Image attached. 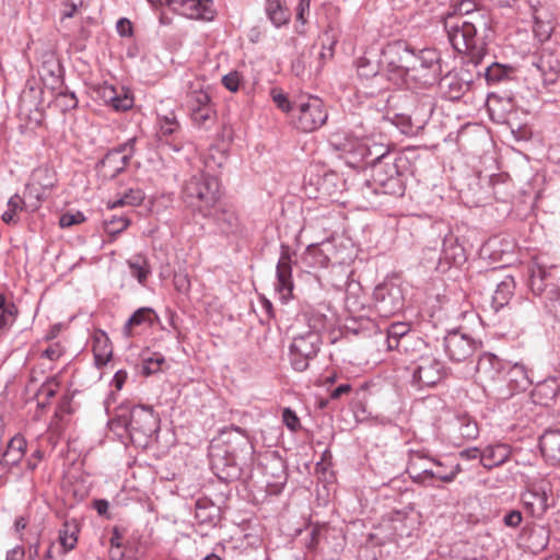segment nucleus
Instances as JSON below:
<instances>
[{"instance_id":"1","label":"nucleus","mask_w":560,"mask_h":560,"mask_svg":"<svg viewBox=\"0 0 560 560\" xmlns=\"http://www.w3.org/2000/svg\"><path fill=\"white\" fill-rule=\"evenodd\" d=\"M443 26L454 50L468 55L475 63L481 60L485 48L478 32L489 30L490 25H478L460 19H443Z\"/></svg>"},{"instance_id":"2","label":"nucleus","mask_w":560,"mask_h":560,"mask_svg":"<svg viewBox=\"0 0 560 560\" xmlns=\"http://www.w3.org/2000/svg\"><path fill=\"white\" fill-rule=\"evenodd\" d=\"M328 119V110L322 98L302 95L295 100L290 124L301 132H313L322 128Z\"/></svg>"},{"instance_id":"3","label":"nucleus","mask_w":560,"mask_h":560,"mask_svg":"<svg viewBox=\"0 0 560 560\" xmlns=\"http://www.w3.org/2000/svg\"><path fill=\"white\" fill-rule=\"evenodd\" d=\"M360 154L363 160L361 162H354L352 160H347V164H349L353 170L358 172L366 171V167L370 166L373 173L385 174V175H404L400 171V164L406 162V159L402 156L394 158L393 154L385 150L381 152L384 148L382 145H374V152L371 148H368L363 144L359 147Z\"/></svg>"},{"instance_id":"4","label":"nucleus","mask_w":560,"mask_h":560,"mask_svg":"<svg viewBox=\"0 0 560 560\" xmlns=\"http://www.w3.org/2000/svg\"><path fill=\"white\" fill-rule=\"evenodd\" d=\"M184 195L186 201L203 215V211H209L220 202L219 177H190L185 183Z\"/></svg>"},{"instance_id":"5","label":"nucleus","mask_w":560,"mask_h":560,"mask_svg":"<svg viewBox=\"0 0 560 560\" xmlns=\"http://www.w3.org/2000/svg\"><path fill=\"white\" fill-rule=\"evenodd\" d=\"M440 61L441 55L435 48L415 49V60L409 68L406 83L420 88L433 85L441 74Z\"/></svg>"},{"instance_id":"6","label":"nucleus","mask_w":560,"mask_h":560,"mask_svg":"<svg viewBox=\"0 0 560 560\" xmlns=\"http://www.w3.org/2000/svg\"><path fill=\"white\" fill-rule=\"evenodd\" d=\"M159 417L152 407L135 406L129 412V419L124 425L133 444L147 446L152 436L159 431Z\"/></svg>"},{"instance_id":"7","label":"nucleus","mask_w":560,"mask_h":560,"mask_svg":"<svg viewBox=\"0 0 560 560\" xmlns=\"http://www.w3.org/2000/svg\"><path fill=\"white\" fill-rule=\"evenodd\" d=\"M322 337L317 330L307 329L294 336L289 347L291 366L298 372L306 371L310 362L317 357Z\"/></svg>"},{"instance_id":"8","label":"nucleus","mask_w":560,"mask_h":560,"mask_svg":"<svg viewBox=\"0 0 560 560\" xmlns=\"http://www.w3.org/2000/svg\"><path fill=\"white\" fill-rule=\"evenodd\" d=\"M203 218L210 219L217 233L224 237H238L244 232V225L235 208L218 202L214 208L203 211Z\"/></svg>"},{"instance_id":"9","label":"nucleus","mask_w":560,"mask_h":560,"mask_svg":"<svg viewBox=\"0 0 560 560\" xmlns=\"http://www.w3.org/2000/svg\"><path fill=\"white\" fill-rule=\"evenodd\" d=\"M383 56L387 71L397 74L406 82L409 68L415 60V49L407 43L397 40L383 49Z\"/></svg>"},{"instance_id":"10","label":"nucleus","mask_w":560,"mask_h":560,"mask_svg":"<svg viewBox=\"0 0 560 560\" xmlns=\"http://www.w3.org/2000/svg\"><path fill=\"white\" fill-rule=\"evenodd\" d=\"M479 346L480 342L460 329L450 330L443 338L444 351L454 362H464L471 358Z\"/></svg>"},{"instance_id":"11","label":"nucleus","mask_w":560,"mask_h":560,"mask_svg":"<svg viewBox=\"0 0 560 560\" xmlns=\"http://www.w3.org/2000/svg\"><path fill=\"white\" fill-rule=\"evenodd\" d=\"M374 306L382 317H390L404 308V295L399 285L393 282L378 284L373 292Z\"/></svg>"},{"instance_id":"12","label":"nucleus","mask_w":560,"mask_h":560,"mask_svg":"<svg viewBox=\"0 0 560 560\" xmlns=\"http://www.w3.org/2000/svg\"><path fill=\"white\" fill-rule=\"evenodd\" d=\"M210 463L214 475L226 483L240 479L243 470L242 467L245 465L219 444L211 446Z\"/></svg>"},{"instance_id":"13","label":"nucleus","mask_w":560,"mask_h":560,"mask_svg":"<svg viewBox=\"0 0 560 560\" xmlns=\"http://www.w3.org/2000/svg\"><path fill=\"white\" fill-rule=\"evenodd\" d=\"M409 369L419 388L434 386L444 375V364L433 355L420 357Z\"/></svg>"},{"instance_id":"14","label":"nucleus","mask_w":560,"mask_h":560,"mask_svg":"<svg viewBox=\"0 0 560 560\" xmlns=\"http://www.w3.org/2000/svg\"><path fill=\"white\" fill-rule=\"evenodd\" d=\"M219 441L223 444L220 445L221 447L242 463L246 464L247 459L252 458L254 447L245 430L240 427L224 428L220 433Z\"/></svg>"},{"instance_id":"15","label":"nucleus","mask_w":560,"mask_h":560,"mask_svg":"<svg viewBox=\"0 0 560 560\" xmlns=\"http://www.w3.org/2000/svg\"><path fill=\"white\" fill-rule=\"evenodd\" d=\"M219 441L223 444L220 445L221 447L242 463L246 464L247 459L252 458L254 447L245 430L240 427L224 428L220 433Z\"/></svg>"},{"instance_id":"16","label":"nucleus","mask_w":560,"mask_h":560,"mask_svg":"<svg viewBox=\"0 0 560 560\" xmlns=\"http://www.w3.org/2000/svg\"><path fill=\"white\" fill-rule=\"evenodd\" d=\"M509 362H505L492 353H483L476 365V375L483 387H491L505 380V370Z\"/></svg>"},{"instance_id":"17","label":"nucleus","mask_w":560,"mask_h":560,"mask_svg":"<svg viewBox=\"0 0 560 560\" xmlns=\"http://www.w3.org/2000/svg\"><path fill=\"white\" fill-rule=\"evenodd\" d=\"M136 137L130 138L119 148L110 150L96 165L97 171L104 175H119L127 170L133 153Z\"/></svg>"},{"instance_id":"18","label":"nucleus","mask_w":560,"mask_h":560,"mask_svg":"<svg viewBox=\"0 0 560 560\" xmlns=\"http://www.w3.org/2000/svg\"><path fill=\"white\" fill-rule=\"evenodd\" d=\"M359 186L366 200L378 195L402 196L405 192L400 177H362Z\"/></svg>"},{"instance_id":"19","label":"nucleus","mask_w":560,"mask_h":560,"mask_svg":"<svg viewBox=\"0 0 560 560\" xmlns=\"http://www.w3.org/2000/svg\"><path fill=\"white\" fill-rule=\"evenodd\" d=\"M474 22L478 25H490V16L483 10L478 8L475 0H452L447 12L443 19H452Z\"/></svg>"},{"instance_id":"20","label":"nucleus","mask_w":560,"mask_h":560,"mask_svg":"<svg viewBox=\"0 0 560 560\" xmlns=\"http://www.w3.org/2000/svg\"><path fill=\"white\" fill-rule=\"evenodd\" d=\"M158 2L189 19L212 21L215 13L211 0H158Z\"/></svg>"},{"instance_id":"21","label":"nucleus","mask_w":560,"mask_h":560,"mask_svg":"<svg viewBox=\"0 0 560 560\" xmlns=\"http://www.w3.org/2000/svg\"><path fill=\"white\" fill-rule=\"evenodd\" d=\"M292 255L290 253V248L288 246H281V254L276 267V283L275 289L277 293L280 295L282 301H288L292 298V292L294 288L293 279H292Z\"/></svg>"},{"instance_id":"22","label":"nucleus","mask_w":560,"mask_h":560,"mask_svg":"<svg viewBox=\"0 0 560 560\" xmlns=\"http://www.w3.org/2000/svg\"><path fill=\"white\" fill-rule=\"evenodd\" d=\"M158 125L156 135L159 141L167 144L173 151L179 152L184 147V139L182 137L180 124L176 116L173 113L159 116Z\"/></svg>"},{"instance_id":"23","label":"nucleus","mask_w":560,"mask_h":560,"mask_svg":"<svg viewBox=\"0 0 560 560\" xmlns=\"http://www.w3.org/2000/svg\"><path fill=\"white\" fill-rule=\"evenodd\" d=\"M532 400L536 405L558 409L560 401V380L548 377L538 382L532 390Z\"/></svg>"},{"instance_id":"24","label":"nucleus","mask_w":560,"mask_h":560,"mask_svg":"<svg viewBox=\"0 0 560 560\" xmlns=\"http://www.w3.org/2000/svg\"><path fill=\"white\" fill-rule=\"evenodd\" d=\"M450 436L455 444H462L465 441L475 440L479 435L477 421L467 413H459L448 423Z\"/></svg>"},{"instance_id":"25","label":"nucleus","mask_w":560,"mask_h":560,"mask_svg":"<svg viewBox=\"0 0 560 560\" xmlns=\"http://www.w3.org/2000/svg\"><path fill=\"white\" fill-rule=\"evenodd\" d=\"M387 348L388 350H397L399 352H408L412 345L424 346L422 339L409 331L404 323H394L387 329Z\"/></svg>"},{"instance_id":"26","label":"nucleus","mask_w":560,"mask_h":560,"mask_svg":"<svg viewBox=\"0 0 560 560\" xmlns=\"http://www.w3.org/2000/svg\"><path fill=\"white\" fill-rule=\"evenodd\" d=\"M539 448L551 465L560 464V429H547L539 439Z\"/></svg>"},{"instance_id":"27","label":"nucleus","mask_w":560,"mask_h":560,"mask_svg":"<svg viewBox=\"0 0 560 560\" xmlns=\"http://www.w3.org/2000/svg\"><path fill=\"white\" fill-rule=\"evenodd\" d=\"M511 456V448L508 444L487 445L481 450V465L486 469H492L505 464Z\"/></svg>"},{"instance_id":"28","label":"nucleus","mask_w":560,"mask_h":560,"mask_svg":"<svg viewBox=\"0 0 560 560\" xmlns=\"http://www.w3.org/2000/svg\"><path fill=\"white\" fill-rule=\"evenodd\" d=\"M551 273L541 266H534L529 269L528 285L535 295L547 294L551 296L550 289H555L550 282Z\"/></svg>"},{"instance_id":"29","label":"nucleus","mask_w":560,"mask_h":560,"mask_svg":"<svg viewBox=\"0 0 560 560\" xmlns=\"http://www.w3.org/2000/svg\"><path fill=\"white\" fill-rule=\"evenodd\" d=\"M265 12L277 28L287 25L291 20V11L284 0H266Z\"/></svg>"},{"instance_id":"30","label":"nucleus","mask_w":560,"mask_h":560,"mask_svg":"<svg viewBox=\"0 0 560 560\" xmlns=\"http://www.w3.org/2000/svg\"><path fill=\"white\" fill-rule=\"evenodd\" d=\"M219 508L206 498L198 499L195 503V518L201 525L214 527L219 521Z\"/></svg>"},{"instance_id":"31","label":"nucleus","mask_w":560,"mask_h":560,"mask_svg":"<svg viewBox=\"0 0 560 560\" xmlns=\"http://www.w3.org/2000/svg\"><path fill=\"white\" fill-rule=\"evenodd\" d=\"M439 85L443 96L451 101L459 100L468 89V84L454 73H447L440 79Z\"/></svg>"},{"instance_id":"32","label":"nucleus","mask_w":560,"mask_h":560,"mask_svg":"<svg viewBox=\"0 0 560 560\" xmlns=\"http://www.w3.org/2000/svg\"><path fill=\"white\" fill-rule=\"evenodd\" d=\"M503 382L508 383L511 393L525 390L530 384L525 366L518 363H509Z\"/></svg>"},{"instance_id":"33","label":"nucleus","mask_w":560,"mask_h":560,"mask_svg":"<svg viewBox=\"0 0 560 560\" xmlns=\"http://www.w3.org/2000/svg\"><path fill=\"white\" fill-rule=\"evenodd\" d=\"M442 257L453 265H460L466 260L464 247L458 244L457 238L453 234L446 235L443 240L440 259Z\"/></svg>"},{"instance_id":"34","label":"nucleus","mask_w":560,"mask_h":560,"mask_svg":"<svg viewBox=\"0 0 560 560\" xmlns=\"http://www.w3.org/2000/svg\"><path fill=\"white\" fill-rule=\"evenodd\" d=\"M26 445L27 443L22 435L16 434L13 436L8 443L1 463L5 466L18 465L24 456Z\"/></svg>"},{"instance_id":"35","label":"nucleus","mask_w":560,"mask_h":560,"mask_svg":"<svg viewBox=\"0 0 560 560\" xmlns=\"http://www.w3.org/2000/svg\"><path fill=\"white\" fill-rule=\"evenodd\" d=\"M515 281L512 276H505L502 281L497 284V289L492 295V307L495 312L509 304L514 294Z\"/></svg>"},{"instance_id":"36","label":"nucleus","mask_w":560,"mask_h":560,"mask_svg":"<svg viewBox=\"0 0 560 560\" xmlns=\"http://www.w3.org/2000/svg\"><path fill=\"white\" fill-rule=\"evenodd\" d=\"M380 58L375 51H365L364 55L357 59L355 66L360 78L372 79L380 72Z\"/></svg>"},{"instance_id":"37","label":"nucleus","mask_w":560,"mask_h":560,"mask_svg":"<svg viewBox=\"0 0 560 560\" xmlns=\"http://www.w3.org/2000/svg\"><path fill=\"white\" fill-rule=\"evenodd\" d=\"M93 353L95 364L98 368L106 365L112 359L113 348L105 332L102 331L100 335H95L93 340Z\"/></svg>"},{"instance_id":"38","label":"nucleus","mask_w":560,"mask_h":560,"mask_svg":"<svg viewBox=\"0 0 560 560\" xmlns=\"http://www.w3.org/2000/svg\"><path fill=\"white\" fill-rule=\"evenodd\" d=\"M79 533L80 528L75 520L65 522L58 536V540L62 547V553H67L75 548Z\"/></svg>"},{"instance_id":"39","label":"nucleus","mask_w":560,"mask_h":560,"mask_svg":"<svg viewBox=\"0 0 560 560\" xmlns=\"http://www.w3.org/2000/svg\"><path fill=\"white\" fill-rule=\"evenodd\" d=\"M156 317L154 311L150 307H140L137 310L126 322L124 332L126 336L132 335V328L136 326L148 325L151 326Z\"/></svg>"},{"instance_id":"40","label":"nucleus","mask_w":560,"mask_h":560,"mask_svg":"<svg viewBox=\"0 0 560 560\" xmlns=\"http://www.w3.org/2000/svg\"><path fill=\"white\" fill-rule=\"evenodd\" d=\"M45 192L46 188L40 184L30 183L25 185L21 197L27 201V211L34 212L39 208L42 200L45 198Z\"/></svg>"},{"instance_id":"41","label":"nucleus","mask_w":560,"mask_h":560,"mask_svg":"<svg viewBox=\"0 0 560 560\" xmlns=\"http://www.w3.org/2000/svg\"><path fill=\"white\" fill-rule=\"evenodd\" d=\"M131 276L135 277L140 284H144L151 273V266L147 257L138 255L127 261Z\"/></svg>"},{"instance_id":"42","label":"nucleus","mask_w":560,"mask_h":560,"mask_svg":"<svg viewBox=\"0 0 560 560\" xmlns=\"http://www.w3.org/2000/svg\"><path fill=\"white\" fill-rule=\"evenodd\" d=\"M190 118L196 127L208 130L215 122L217 112L214 106H206L190 112Z\"/></svg>"},{"instance_id":"43","label":"nucleus","mask_w":560,"mask_h":560,"mask_svg":"<svg viewBox=\"0 0 560 560\" xmlns=\"http://www.w3.org/2000/svg\"><path fill=\"white\" fill-rule=\"evenodd\" d=\"M60 383L58 376H51L47 378L38 388L36 397L38 399V406L45 407L49 404L50 399L55 397L59 389Z\"/></svg>"},{"instance_id":"44","label":"nucleus","mask_w":560,"mask_h":560,"mask_svg":"<svg viewBox=\"0 0 560 560\" xmlns=\"http://www.w3.org/2000/svg\"><path fill=\"white\" fill-rule=\"evenodd\" d=\"M130 224V220L126 217H112L105 220L104 229L109 236V242H113L117 235L125 231Z\"/></svg>"},{"instance_id":"45","label":"nucleus","mask_w":560,"mask_h":560,"mask_svg":"<svg viewBox=\"0 0 560 560\" xmlns=\"http://www.w3.org/2000/svg\"><path fill=\"white\" fill-rule=\"evenodd\" d=\"M143 199H144V194H143L142 190H140V189H129L119 199H117L115 201H109L107 203V207L109 209H114V208L121 207V206H125V205L135 207V206H139L143 201Z\"/></svg>"},{"instance_id":"46","label":"nucleus","mask_w":560,"mask_h":560,"mask_svg":"<svg viewBox=\"0 0 560 560\" xmlns=\"http://www.w3.org/2000/svg\"><path fill=\"white\" fill-rule=\"evenodd\" d=\"M270 96L276 104L277 108L280 109L282 113H285L289 115V118L292 116V112L295 107V101H290L288 95L283 93L281 89L273 88L270 91Z\"/></svg>"},{"instance_id":"47","label":"nucleus","mask_w":560,"mask_h":560,"mask_svg":"<svg viewBox=\"0 0 560 560\" xmlns=\"http://www.w3.org/2000/svg\"><path fill=\"white\" fill-rule=\"evenodd\" d=\"M187 106L189 112H194L195 109H201L206 106H214L211 102L209 94L206 91L197 90L191 91L188 94Z\"/></svg>"},{"instance_id":"48","label":"nucleus","mask_w":560,"mask_h":560,"mask_svg":"<svg viewBox=\"0 0 560 560\" xmlns=\"http://www.w3.org/2000/svg\"><path fill=\"white\" fill-rule=\"evenodd\" d=\"M18 314V307L13 302L9 303L7 310L0 312V338L12 327Z\"/></svg>"},{"instance_id":"49","label":"nucleus","mask_w":560,"mask_h":560,"mask_svg":"<svg viewBox=\"0 0 560 560\" xmlns=\"http://www.w3.org/2000/svg\"><path fill=\"white\" fill-rule=\"evenodd\" d=\"M510 68L500 63L493 62L486 68V79L489 83H498L509 75Z\"/></svg>"},{"instance_id":"50","label":"nucleus","mask_w":560,"mask_h":560,"mask_svg":"<svg viewBox=\"0 0 560 560\" xmlns=\"http://www.w3.org/2000/svg\"><path fill=\"white\" fill-rule=\"evenodd\" d=\"M133 105V97L125 90V88L117 89V95H115V100H113L112 107L115 110H127L130 109Z\"/></svg>"},{"instance_id":"51","label":"nucleus","mask_w":560,"mask_h":560,"mask_svg":"<svg viewBox=\"0 0 560 560\" xmlns=\"http://www.w3.org/2000/svg\"><path fill=\"white\" fill-rule=\"evenodd\" d=\"M165 362L161 353H153L151 357H143L142 371L145 375H151L161 370V365Z\"/></svg>"},{"instance_id":"52","label":"nucleus","mask_w":560,"mask_h":560,"mask_svg":"<svg viewBox=\"0 0 560 560\" xmlns=\"http://www.w3.org/2000/svg\"><path fill=\"white\" fill-rule=\"evenodd\" d=\"M85 221V217L82 212L77 211L75 213L66 212L61 214L59 219V225L62 229L71 228Z\"/></svg>"},{"instance_id":"53","label":"nucleus","mask_w":560,"mask_h":560,"mask_svg":"<svg viewBox=\"0 0 560 560\" xmlns=\"http://www.w3.org/2000/svg\"><path fill=\"white\" fill-rule=\"evenodd\" d=\"M282 421L285 424V427L292 432H296L301 428L299 417L289 407L284 408L282 411Z\"/></svg>"},{"instance_id":"54","label":"nucleus","mask_w":560,"mask_h":560,"mask_svg":"<svg viewBox=\"0 0 560 560\" xmlns=\"http://www.w3.org/2000/svg\"><path fill=\"white\" fill-rule=\"evenodd\" d=\"M550 293L551 296L546 302V307L555 318L560 320V289H550Z\"/></svg>"},{"instance_id":"55","label":"nucleus","mask_w":560,"mask_h":560,"mask_svg":"<svg viewBox=\"0 0 560 560\" xmlns=\"http://www.w3.org/2000/svg\"><path fill=\"white\" fill-rule=\"evenodd\" d=\"M173 283L175 290L179 293H188L190 290V279L184 271L175 272Z\"/></svg>"},{"instance_id":"56","label":"nucleus","mask_w":560,"mask_h":560,"mask_svg":"<svg viewBox=\"0 0 560 560\" xmlns=\"http://www.w3.org/2000/svg\"><path fill=\"white\" fill-rule=\"evenodd\" d=\"M242 75L237 71H231L222 78V84L231 92H237L240 89Z\"/></svg>"},{"instance_id":"57","label":"nucleus","mask_w":560,"mask_h":560,"mask_svg":"<svg viewBox=\"0 0 560 560\" xmlns=\"http://www.w3.org/2000/svg\"><path fill=\"white\" fill-rule=\"evenodd\" d=\"M63 347L59 342H55L43 351L42 357L50 361H57L63 355Z\"/></svg>"},{"instance_id":"58","label":"nucleus","mask_w":560,"mask_h":560,"mask_svg":"<svg viewBox=\"0 0 560 560\" xmlns=\"http://www.w3.org/2000/svg\"><path fill=\"white\" fill-rule=\"evenodd\" d=\"M58 101L62 103V109L69 110L78 106V100L72 92H60L58 93Z\"/></svg>"},{"instance_id":"59","label":"nucleus","mask_w":560,"mask_h":560,"mask_svg":"<svg viewBox=\"0 0 560 560\" xmlns=\"http://www.w3.org/2000/svg\"><path fill=\"white\" fill-rule=\"evenodd\" d=\"M7 207L13 212L27 211V201L23 199L19 194H14L7 203Z\"/></svg>"},{"instance_id":"60","label":"nucleus","mask_w":560,"mask_h":560,"mask_svg":"<svg viewBox=\"0 0 560 560\" xmlns=\"http://www.w3.org/2000/svg\"><path fill=\"white\" fill-rule=\"evenodd\" d=\"M523 520L522 513L518 510H512L508 512L503 517L505 526L516 528Z\"/></svg>"},{"instance_id":"61","label":"nucleus","mask_w":560,"mask_h":560,"mask_svg":"<svg viewBox=\"0 0 560 560\" xmlns=\"http://www.w3.org/2000/svg\"><path fill=\"white\" fill-rule=\"evenodd\" d=\"M116 30H117V33L122 36V37H130L132 36V32H133V27H132V24L131 22L126 19V18H121L117 21L116 23Z\"/></svg>"},{"instance_id":"62","label":"nucleus","mask_w":560,"mask_h":560,"mask_svg":"<svg viewBox=\"0 0 560 560\" xmlns=\"http://www.w3.org/2000/svg\"><path fill=\"white\" fill-rule=\"evenodd\" d=\"M100 95L106 104L112 105L115 95H117V88L105 84L100 89Z\"/></svg>"},{"instance_id":"63","label":"nucleus","mask_w":560,"mask_h":560,"mask_svg":"<svg viewBox=\"0 0 560 560\" xmlns=\"http://www.w3.org/2000/svg\"><path fill=\"white\" fill-rule=\"evenodd\" d=\"M311 7V0H299L296 7V20L302 24L306 23L305 14L308 13Z\"/></svg>"},{"instance_id":"64","label":"nucleus","mask_w":560,"mask_h":560,"mask_svg":"<svg viewBox=\"0 0 560 560\" xmlns=\"http://www.w3.org/2000/svg\"><path fill=\"white\" fill-rule=\"evenodd\" d=\"M459 457L465 460L479 458L481 460V450L478 447H468L459 452Z\"/></svg>"}]
</instances>
